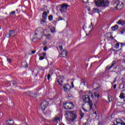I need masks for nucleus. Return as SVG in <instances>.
<instances>
[{"label": "nucleus", "mask_w": 125, "mask_h": 125, "mask_svg": "<svg viewBox=\"0 0 125 125\" xmlns=\"http://www.w3.org/2000/svg\"><path fill=\"white\" fill-rule=\"evenodd\" d=\"M66 116V119L67 121L71 122V123L74 122L75 120L77 119V113L76 111H66L65 114Z\"/></svg>", "instance_id": "1"}, {"label": "nucleus", "mask_w": 125, "mask_h": 125, "mask_svg": "<svg viewBox=\"0 0 125 125\" xmlns=\"http://www.w3.org/2000/svg\"><path fill=\"white\" fill-rule=\"evenodd\" d=\"M95 3H96V5L98 7H101V6H103V7H106V6H108L109 5V1L105 0H95Z\"/></svg>", "instance_id": "2"}, {"label": "nucleus", "mask_w": 125, "mask_h": 125, "mask_svg": "<svg viewBox=\"0 0 125 125\" xmlns=\"http://www.w3.org/2000/svg\"><path fill=\"white\" fill-rule=\"evenodd\" d=\"M82 99L84 103H88L89 106L90 107L89 110L90 111V110L92 109V105H93L92 101L90 100V97H89L88 95H85L83 96Z\"/></svg>", "instance_id": "3"}, {"label": "nucleus", "mask_w": 125, "mask_h": 125, "mask_svg": "<svg viewBox=\"0 0 125 125\" xmlns=\"http://www.w3.org/2000/svg\"><path fill=\"white\" fill-rule=\"evenodd\" d=\"M64 109L71 110L74 108V104L72 102H66L63 104Z\"/></svg>", "instance_id": "4"}, {"label": "nucleus", "mask_w": 125, "mask_h": 125, "mask_svg": "<svg viewBox=\"0 0 125 125\" xmlns=\"http://www.w3.org/2000/svg\"><path fill=\"white\" fill-rule=\"evenodd\" d=\"M69 5L66 4H62V5H60V11L62 13H65L66 11H67V9L68 7H69Z\"/></svg>", "instance_id": "5"}, {"label": "nucleus", "mask_w": 125, "mask_h": 125, "mask_svg": "<svg viewBox=\"0 0 125 125\" xmlns=\"http://www.w3.org/2000/svg\"><path fill=\"white\" fill-rule=\"evenodd\" d=\"M47 106H48V102L44 101L41 104L40 108L41 110H42V111H44L45 110V109H46V108L47 107Z\"/></svg>", "instance_id": "6"}, {"label": "nucleus", "mask_w": 125, "mask_h": 125, "mask_svg": "<svg viewBox=\"0 0 125 125\" xmlns=\"http://www.w3.org/2000/svg\"><path fill=\"white\" fill-rule=\"evenodd\" d=\"M63 90L65 92H70V90H71V86L68 84H64L63 86Z\"/></svg>", "instance_id": "7"}, {"label": "nucleus", "mask_w": 125, "mask_h": 125, "mask_svg": "<svg viewBox=\"0 0 125 125\" xmlns=\"http://www.w3.org/2000/svg\"><path fill=\"white\" fill-rule=\"evenodd\" d=\"M115 7L117 8V9H119V10L123 9V8H124V3L122 2L121 3H117Z\"/></svg>", "instance_id": "8"}, {"label": "nucleus", "mask_w": 125, "mask_h": 125, "mask_svg": "<svg viewBox=\"0 0 125 125\" xmlns=\"http://www.w3.org/2000/svg\"><path fill=\"white\" fill-rule=\"evenodd\" d=\"M68 53V51L67 50H63L61 53V55H62V57L64 58H66L67 57V54Z\"/></svg>", "instance_id": "9"}, {"label": "nucleus", "mask_w": 125, "mask_h": 125, "mask_svg": "<svg viewBox=\"0 0 125 125\" xmlns=\"http://www.w3.org/2000/svg\"><path fill=\"white\" fill-rule=\"evenodd\" d=\"M116 125H125V119H123L121 122H118L117 121H116Z\"/></svg>", "instance_id": "10"}, {"label": "nucleus", "mask_w": 125, "mask_h": 125, "mask_svg": "<svg viewBox=\"0 0 125 125\" xmlns=\"http://www.w3.org/2000/svg\"><path fill=\"white\" fill-rule=\"evenodd\" d=\"M63 81H64V78L60 77V79L58 80V83H59V84L62 85L63 83Z\"/></svg>", "instance_id": "11"}, {"label": "nucleus", "mask_w": 125, "mask_h": 125, "mask_svg": "<svg viewBox=\"0 0 125 125\" xmlns=\"http://www.w3.org/2000/svg\"><path fill=\"white\" fill-rule=\"evenodd\" d=\"M10 36L11 37H15V36H16V32L14 30L10 31Z\"/></svg>", "instance_id": "12"}, {"label": "nucleus", "mask_w": 125, "mask_h": 125, "mask_svg": "<svg viewBox=\"0 0 125 125\" xmlns=\"http://www.w3.org/2000/svg\"><path fill=\"white\" fill-rule=\"evenodd\" d=\"M117 24H119L120 25H122V26H124L125 24V21H124L123 20H119L117 22Z\"/></svg>", "instance_id": "13"}, {"label": "nucleus", "mask_w": 125, "mask_h": 125, "mask_svg": "<svg viewBox=\"0 0 125 125\" xmlns=\"http://www.w3.org/2000/svg\"><path fill=\"white\" fill-rule=\"evenodd\" d=\"M53 122H54V123H57V124H58V122H60V119L59 118V117L56 116L55 117V118L53 119Z\"/></svg>", "instance_id": "14"}, {"label": "nucleus", "mask_w": 125, "mask_h": 125, "mask_svg": "<svg viewBox=\"0 0 125 125\" xmlns=\"http://www.w3.org/2000/svg\"><path fill=\"white\" fill-rule=\"evenodd\" d=\"M42 18L45 20L47 17V13L46 12H44L42 14Z\"/></svg>", "instance_id": "15"}, {"label": "nucleus", "mask_w": 125, "mask_h": 125, "mask_svg": "<svg viewBox=\"0 0 125 125\" xmlns=\"http://www.w3.org/2000/svg\"><path fill=\"white\" fill-rule=\"evenodd\" d=\"M112 31H117L119 29V26L118 25H115L111 27Z\"/></svg>", "instance_id": "16"}, {"label": "nucleus", "mask_w": 125, "mask_h": 125, "mask_svg": "<svg viewBox=\"0 0 125 125\" xmlns=\"http://www.w3.org/2000/svg\"><path fill=\"white\" fill-rule=\"evenodd\" d=\"M29 95H30V96H31V97L36 98V97H37V94L36 93L30 92L29 93Z\"/></svg>", "instance_id": "17"}, {"label": "nucleus", "mask_w": 125, "mask_h": 125, "mask_svg": "<svg viewBox=\"0 0 125 125\" xmlns=\"http://www.w3.org/2000/svg\"><path fill=\"white\" fill-rule=\"evenodd\" d=\"M21 65L22 67H24V68H27L28 67V64L26 62H23L21 63Z\"/></svg>", "instance_id": "18"}, {"label": "nucleus", "mask_w": 125, "mask_h": 125, "mask_svg": "<svg viewBox=\"0 0 125 125\" xmlns=\"http://www.w3.org/2000/svg\"><path fill=\"white\" fill-rule=\"evenodd\" d=\"M93 13H99V9L96 8H93Z\"/></svg>", "instance_id": "19"}, {"label": "nucleus", "mask_w": 125, "mask_h": 125, "mask_svg": "<svg viewBox=\"0 0 125 125\" xmlns=\"http://www.w3.org/2000/svg\"><path fill=\"white\" fill-rule=\"evenodd\" d=\"M43 113L46 115H50V113H51V111H50L49 109H47L46 111H44Z\"/></svg>", "instance_id": "20"}, {"label": "nucleus", "mask_w": 125, "mask_h": 125, "mask_svg": "<svg viewBox=\"0 0 125 125\" xmlns=\"http://www.w3.org/2000/svg\"><path fill=\"white\" fill-rule=\"evenodd\" d=\"M7 123L8 124V125H13L14 124V122H13V121L10 120L9 121H7Z\"/></svg>", "instance_id": "21"}, {"label": "nucleus", "mask_w": 125, "mask_h": 125, "mask_svg": "<svg viewBox=\"0 0 125 125\" xmlns=\"http://www.w3.org/2000/svg\"><path fill=\"white\" fill-rule=\"evenodd\" d=\"M118 67L119 72H121V71H123V66L122 65H119Z\"/></svg>", "instance_id": "22"}, {"label": "nucleus", "mask_w": 125, "mask_h": 125, "mask_svg": "<svg viewBox=\"0 0 125 125\" xmlns=\"http://www.w3.org/2000/svg\"><path fill=\"white\" fill-rule=\"evenodd\" d=\"M115 64H116V61H113L112 62L111 65L109 66V69H111L112 68V67H114V66L115 65Z\"/></svg>", "instance_id": "23"}, {"label": "nucleus", "mask_w": 125, "mask_h": 125, "mask_svg": "<svg viewBox=\"0 0 125 125\" xmlns=\"http://www.w3.org/2000/svg\"><path fill=\"white\" fill-rule=\"evenodd\" d=\"M81 84H82L83 85H85V80H84V79H82Z\"/></svg>", "instance_id": "24"}, {"label": "nucleus", "mask_w": 125, "mask_h": 125, "mask_svg": "<svg viewBox=\"0 0 125 125\" xmlns=\"http://www.w3.org/2000/svg\"><path fill=\"white\" fill-rule=\"evenodd\" d=\"M120 33L122 35H123V34H125V27H124L122 29L121 31H120Z\"/></svg>", "instance_id": "25"}, {"label": "nucleus", "mask_w": 125, "mask_h": 125, "mask_svg": "<svg viewBox=\"0 0 125 125\" xmlns=\"http://www.w3.org/2000/svg\"><path fill=\"white\" fill-rule=\"evenodd\" d=\"M94 94L95 97H97V98H99V96H100V95H99V94L97 93V92H94Z\"/></svg>", "instance_id": "26"}, {"label": "nucleus", "mask_w": 125, "mask_h": 125, "mask_svg": "<svg viewBox=\"0 0 125 125\" xmlns=\"http://www.w3.org/2000/svg\"><path fill=\"white\" fill-rule=\"evenodd\" d=\"M40 31H41V29H40V28L36 29L35 31V35L37 36L38 35V33H39L40 32Z\"/></svg>", "instance_id": "27"}, {"label": "nucleus", "mask_w": 125, "mask_h": 125, "mask_svg": "<svg viewBox=\"0 0 125 125\" xmlns=\"http://www.w3.org/2000/svg\"><path fill=\"white\" fill-rule=\"evenodd\" d=\"M115 48H117V49H119V48H120V42L117 43L115 44Z\"/></svg>", "instance_id": "28"}, {"label": "nucleus", "mask_w": 125, "mask_h": 125, "mask_svg": "<svg viewBox=\"0 0 125 125\" xmlns=\"http://www.w3.org/2000/svg\"><path fill=\"white\" fill-rule=\"evenodd\" d=\"M50 30L51 33H54V32H55V28H54V27H51L50 28Z\"/></svg>", "instance_id": "29"}, {"label": "nucleus", "mask_w": 125, "mask_h": 125, "mask_svg": "<svg viewBox=\"0 0 125 125\" xmlns=\"http://www.w3.org/2000/svg\"><path fill=\"white\" fill-rule=\"evenodd\" d=\"M48 19H49V21H52V20L53 19V17L52 16V15H50L48 17Z\"/></svg>", "instance_id": "30"}, {"label": "nucleus", "mask_w": 125, "mask_h": 125, "mask_svg": "<svg viewBox=\"0 0 125 125\" xmlns=\"http://www.w3.org/2000/svg\"><path fill=\"white\" fill-rule=\"evenodd\" d=\"M108 101L109 102H111V101H112V98H111V95H108Z\"/></svg>", "instance_id": "31"}, {"label": "nucleus", "mask_w": 125, "mask_h": 125, "mask_svg": "<svg viewBox=\"0 0 125 125\" xmlns=\"http://www.w3.org/2000/svg\"><path fill=\"white\" fill-rule=\"evenodd\" d=\"M80 115L81 119H83V116L84 115V113L80 112Z\"/></svg>", "instance_id": "32"}, {"label": "nucleus", "mask_w": 125, "mask_h": 125, "mask_svg": "<svg viewBox=\"0 0 125 125\" xmlns=\"http://www.w3.org/2000/svg\"><path fill=\"white\" fill-rule=\"evenodd\" d=\"M5 37H6V38H10V33H7L5 35Z\"/></svg>", "instance_id": "33"}, {"label": "nucleus", "mask_w": 125, "mask_h": 125, "mask_svg": "<svg viewBox=\"0 0 125 125\" xmlns=\"http://www.w3.org/2000/svg\"><path fill=\"white\" fill-rule=\"evenodd\" d=\"M89 28H92V29L91 30V31H90V32H91V31H92V29L93 28V24H92V22H91V24L89 26Z\"/></svg>", "instance_id": "34"}, {"label": "nucleus", "mask_w": 125, "mask_h": 125, "mask_svg": "<svg viewBox=\"0 0 125 125\" xmlns=\"http://www.w3.org/2000/svg\"><path fill=\"white\" fill-rule=\"evenodd\" d=\"M83 1L84 3H88V0H83Z\"/></svg>", "instance_id": "35"}, {"label": "nucleus", "mask_w": 125, "mask_h": 125, "mask_svg": "<svg viewBox=\"0 0 125 125\" xmlns=\"http://www.w3.org/2000/svg\"><path fill=\"white\" fill-rule=\"evenodd\" d=\"M51 78V76H50V74H48L47 76V80L49 81V79Z\"/></svg>", "instance_id": "36"}, {"label": "nucleus", "mask_w": 125, "mask_h": 125, "mask_svg": "<svg viewBox=\"0 0 125 125\" xmlns=\"http://www.w3.org/2000/svg\"><path fill=\"white\" fill-rule=\"evenodd\" d=\"M43 59H44V57L41 56L39 58V60H43Z\"/></svg>", "instance_id": "37"}, {"label": "nucleus", "mask_w": 125, "mask_h": 125, "mask_svg": "<svg viewBox=\"0 0 125 125\" xmlns=\"http://www.w3.org/2000/svg\"><path fill=\"white\" fill-rule=\"evenodd\" d=\"M44 23H45V20H41V23H42V24H44Z\"/></svg>", "instance_id": "38"}, {"label": "nucleus", "mask_w": 125, "mask_h": 125, "mask_svg": "<svg viewBox=\"0 0 125 125\" xmlns=\"http://www.w3.org/2000/svg\"><path fill=\"white\" fill-rule=\"evenodd\" d=\"M121 104H122V103H120L118 102L117 103L116 105H117V106H121Z\"/></svg>", "instance_id": "39"}, {"label": "nucleus", "mask_w": 125, "mask_h": 125, "mask_svg": "<svg viewBox=\"0 0 125 125\" xmlns=\"http://www.w3.org/2000/svg\"><path fill=\"white\" fill-rule=\"evenodd\" d=\"M7 62H9V63H10V62H11V59L9 58H7Z\"/></svg>", "instance_id": "40"}, {"label": "nucleus", "mask_w": 125, "mask_h": 125, "mask_svg": "<svg viewBox=\"0 0 125 125\" xmlns=\"http://www.w3.org/2000/svg\"><path fill=\"white\" fill-rule=\"evenodd\" d=\"M61 20H63V19L61 17H59L58 21H60Z\"/></svg>", "instance_id": "41"}, {"label": "nucleus", "mask_w": 125, "mask_h": 125, "mask_svg": "<svg viewBox=\"0 0 125 125\" xmlns=\"http://www.w3.org/2000/svg\"><path fill=\"white\" fill-rule=\"evenodd\" d=\"M47 49V46H45L44 48H43V50L44 51H46V49Z\"/></svg>", "instance_id": "42"}, {"label": "nucleus", "mask_w": 125, "mask_h": 125, "mask_svg": "<svg viewBox=\"0 0 125 125\" xmlns=\"http://www.w3.org/2000/svg\"><path fill=\"white\" fill-rule=\"evenodd\" d=\"M10 15H11V14H12L13 15H14V14H15V11H13V12H11L10 13Z\"/></svg>", "instance_id": "43"}, {"label": "nucleus", "mask_w": 125, "mask_h": 125, "mask_svg": "<svg viewBox=\"0 0 125 125\" xmlns=\"http://www.w3.org/2000/svg\"><path fill=\"white\" fill-rule=\"evenodd\" d=\"M60 50H62L63 49V46H60L59 47Z\"/></svg>", "instance_id": "44"}, {"label": "nucleus", "mask_w": 125, "mask_h": 125, "mask_svg": "<svg viewBox=\"0 0 125 125\" xmlns=\"http://www.w3.org/2000/svg\"><path fill=\"white\" fill-rule=\"evenodd\" d=\"M120 44L121 45V47L125 45V43H120Z\"/></svg>", "instance_id": "45"}, {"label": "nucleus", "mask_w": 125, "mask_h": 125, "mask_svg": "<svg viewBox=\"0 0 125 125\" xmlns=\"http://www.w3.org/2000/svg\"><path fill=\"white\" fill-rule=\"evenodd\" d=\"M117 87V84H115L114 85H113V88L114 89H116Z\"/></svg>", "instance_id": "46"}, {"label": "nucleus", "mask_w": 125, "mask_h": 125, "mask_svg": "<svg viewBox=\"0 0 125 125\" xmlns=\"http://www.w3.org/2000/svg\"><path fill=\"white\" fill-rule=\"evenodd\" d=\"M42 55L43 56V57H44L46 55V53L45 52H44L42 54Z\"/></svg>", "instance_id": "47"}, {"label": "nucleus", "mask_w": 125, "mask_h": 125, "mask_svg": "<svg viewBox=\"0 0 125 125\" xmlns=\"http://www.w3.org/2000/svg\"><path fill=\"white\" fill-rule=\"evenodd\" d=\"M31 53L32 54H35V53H36V50L32 51Z\"/></svg>", "instance_id": "48"}, {"label": "nucleus", "mask_w": 125, "mask_h": 125, "mask_svg": "<svg viewBox=\"0 0 125 125\" xmlns=\"http://www.w3.org/2000/svg\"><path fill=\"white\" fill-rule=\"evenodd\" d=\"M110 68V66H109V65H108L106 66V69L107 70H110V69H111V68Z\"/></svg>", "instance_id": "49"}, {"label": "nucleus", "mask_w": 125, "mask_h": 125, "mask_svg": "<svg viewBox=\"0 0 125 125\" xmlns=\"http://www.w3.org/2000/svg\"><path fill=\"white\" fill-rule=\"evenodd\" d=\"M117 2H118V1H113V3H114V4H116V3H117Z\"/></svg>", "instance_id": "50"}, {"label": "nucleus", "mask_w": 125, "mask_h": 125, "mask_svg": "<svg viewBox=\"0 0 125 125\" xmlns=\"http://www.w3.org/2000/svg\"><path fill=\"white\" fill-rule=\"evenodd\" d=\"M71 84H72V88H73V87H74V83L72 82Z\"/></svg>", "instance_id": "51"}, {"label": "nucleus", "mask_w": 125, "mask_h": 125, "mask_svg": "<svg viewBox=\"0 0 125 125\" xmlns=\"http://www.w3.org/2000/svg\"><path fill=\"white\" fill-rule=\"evenodd\" d=\"M46 41H44V42H43V45L46 44Z\"/></svg>", "instance_id": "52"}, {"label": "nucleus", "mask_w": 125, "mask_h": 125, "mask_svg": "<svg viewBox=\"0 0 125 125\" xmlns=\"http://www.w3.org/2000/svg\"><path fill=\"white\" fill-rule=\"evenodd\" d=\"M121 93H125V90H123Z\"/></svg>", "instance_id": "53"}, {"label": "nucleus", "mask_w": 125, "mask_h": 125, "mask_svg": "<svg viewBox=\"0 0 125 125\" xmlns=\"http://www.w3.org/2000/svg\"><path fill=\"white\" fill-rule=\"evenodd\" d=\"M13 85H15V82H14V81L13 82Z\"/></svg>", "instance_id": "54"}, {"label": "nucleus", "mask_w": 125, "mask_h": 125, "mask_svg": "<svg viewBox=\"0 0 125 125\" xmlns=\"http://www.w3.org/2000/svg\"><path fill=\"white\" fill-rule=\"evenodd\" d=\"M125 88V84H123V87L121 88V89Z\"/></svg>", "instance_id": "55"}, {"label": "nucleus", "mask_w": 125, "mask_h": 125, "mask_svg": "<svg viewBox=\"0 0 125 125\" xmlns=\"http://www.w3.org/2000/svg\"><path fill=\"white\" fill-rule=\"evenodd\" d=\"M83 110H84V111H85V112H87V110H84V108H83Z\"/></svg>", "instance_id": "56"}, {"label": "nucleus", "mask_w": 125, "mask_h": 125, "mask_svg": "<svg viewBox=\"0 0 125 125\" xmlns=\"http://www.w3.org/2000/svg\"><path fill=\"white\" fill-rule=\"evenodd\" d=\"M94 114H95V115H97V113L96 112V111H95Z\"/></svg>", "instance_id": "57"}, {"label": "nucleus", "mask_w": 125, "mask_h": 125, "mask_svg": "<svg viewBox=\"0 0 125 125\" xmlns=\"http://www.w3.org/2000/svg\"><path fill=\"white\" fill-rule=\"evenodd\" d=\"M83 125H87V123H84V124H83Z\"/></svg>", "instance_id": "58"}, {"label": "nucleus", "mask_w": 125, "mask_h": 125, "mask_svg": "<svg viewBox=\"0 0 125 125\" xmlns=\"http://www.w3.org/2000/svg\"><path fill=\"white\" fill-rule=\"evenodd\" d=\"M117 68H118V66H116L115 68H114V70H116V69H117Z\"/></svg>", "instance_id": "59"}, {"label": "nucleus", "mask_w": 125, "mask_h": 125, "mask_svg": "<svg viewBox=\"0 0 125 125\" xmlns=\"http://www.w3.org/2000/svg\"><path fill=\"white\" fill-rule=\"evenodd\" d=\"M91 97H93V95H91Z\"/></svg>", "instance_id": "60"}, {"label": "nucleus", "mask_w": 125, "mask_h": 125, "mask_svg": "<svg viewBox=\"0 0 125 125\" xmlns=\"http://www.w3.org/2000/svg\"><path fill=\"white\" fill-rule=\"evenodd\" d=\"M83 30H84V27H83Z\"/></svg>", "instance_id": "61"}, {"label": "nucleus", "mask_w": 125, "mask_h": 125, "mask_svg": "<svg viewBox=\"0 0 125 125\" xmlns=\"http://www.w3.org/2000/svg\"><path fill=\"white\" fill-rule=\"evenodd\" d=\"M48 36V35H47V36H46L47 38Z\"/></svg>", "instance_id": "62"}, {"label": "nucleus", "mask_w": 125, "mask_h": 125, "mask_svg": "<svg viewBox=\"0 0 125 125\" xmlns=\"http://www.w3.org/2000/svg\"><path fill=\"white\" fill-rule=\"evenodd\" d=\"M16 11H18V10L17 9V10H16Z\"/></svg>", "instance_id": "63"}, {"label": "nucleus", "mask_w": 125, "mask_h": 125, "mask_svg": "<svg viewBox=\"0 0 125 125\" xmlns=\"http://www.w3.org/2000/svg\"><path fill=\"white\" fill-rule=\"evenodd\" d=\"M56 125H57V124H56Z\"/></svg>", "instance_id": "64"}]
</instances>
